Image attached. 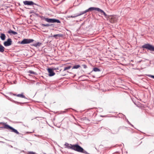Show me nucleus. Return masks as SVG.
Returning <instances> with one entry per match:
<instances>
[{
	"mask_svg": "<svg viewBox=\"0 0 154 154\" xmlns=\"http://www.w3.org/2000/svg\"><path fill=\"white\" fill-rule=\"evenodd\" d=\"M97 11L100 12V13L101 14L103 15L105 17H106L107 14L106 13L102 10L98 8H95V7H91L89 8L88 9L86 10L85 11L82 12V14H84L86 12H88L89 11Z\"/></svg>",
	"mask_w": 154,
	"mask_h": 154,
	"instance_id": "f257e3e1",
	"label": "nucleus"
},
{
	"mask_svg": "<svg viewBox=\"0 0 154 154\" xmlns=\"http://www.w3.org/2000/svg\"><path fill=\"white\" fill-rule=\"evenodd\" d=\"M72 149L79 152L83 153L85 154L87 153V152L82 148L78 144L73 145Z\"/></svg>",
	"mask_w": 154,
	"mask_h": 154,
	"instance_id": "f03ea898",
	"label": "nucleus"
},
{
	"mask_svg": "<svg viewBox=\"0 0 154 154\" xmlns=\"http://www.w3.org/2000/svg\"><path fill=\"white\" fill-rule=\"evenodd\" d=\"M1 124L3 125V127H2V128L7 129H10L12 130V132H14L17 134H19V133L17 130L11 127L9 125L7 124L6 123L2 122L1 123Z\"/></svg>",
	"mask_w": 154,
	"mask_h": 154,
	"instance_id": "7ed1b4c3",
	"label": "nucleus"
},
{
	"mask_svg": "<svg viewBox=\"0 0 154 154\" xmlns=\"http://www.w3.org/2000/svg\"><path fill=\"white\" fill-rule=\"evenodd\" d=\"M106 17L108 18L109 22L111 23H114L117 22L118 20V17L116 15H107Z\"/></svg>",
	"mask_w": 154,
	"mask_h": 154,
	"instance_id": "20e7f679",
	"label": "nucleus"
},
{
	"mask_svg": "<svg viewBox=\"0 0 154 154\" xmlns=\"http://www.w3.org/2000/svg\"><path fill=\"white\" fill-rule=\"evenodd\" d=\"M142 48H146L151 51H154V46L149 44H146L142 46Z\"/></svg>",
	"mask_w": 154,
	"mask_h": 154,
	"instance_id": "39448f33",
	"label": "nucleus"
},
{
	"mask_svg": "<svg viewBox=\"0 0 154 154\" xmlns=\"http://www.w3.org/2000/svg\"><path fill=\"white\" fill-rule=\"evenodd\" d=\"M44 20L48 23H60V21L57 19H49L48 18H45Z\"/></svg>",
	"mask_w": 154,
	"mask_h": 154,
	"instance_id": "423d86ee",
	"label": "nucleus"
},
{
	"mask_svg": "<svg viewBox=\"0 0 154 154\" xmlns=\"http://www.w3.org/2000/svg\"><path fill=\"white\" fill-rule=\"evenodd\" d=\"M34 41V40L32 39H24L20 42V44L22 45L29 44L32 42Z\"/></svg>",
	"mask_w": 154,
	"mask_h": 154,
	"instance_id": "0eeeda50",
	"label": "nucleus"
},
{
	"mask_svg": "<svg viewBox=\"0 0 154 154\" xmlns=\"http://www.w3.org/2000/svg\"><path fill=\"white\" fill-rule=\"evenodd\" d=\"M12 40L10 38H8L7 41H5L4 43V45L5 46H8L11 45L12 44Z\"/></svg>",
	"mask_w": 154,
	"mask_h": 154,
	"instance_id": "6e6552de",
	"label": "nucleus"
},
{
	"mask_svg": "<svg viewBox=\"0 0 154 154\" xmlns=\"http://www.w3.org/2000/svg\"><path fill=\"white\" fill-rule=\"evenodd\" d=\"M127 130L128 128L124 126L120 127L118 129V131L122 132H125Z\"/></svg>",
	"mask_w": 154,
	"mask_h": 154,
	"instance_id": "1a4fd4ad",
	"label": "nucleus"
},
{
	"mask_svg": "<svg viewBox=\"0 0 154 154\" xmlns=\"http://www.w3.org/2000/svg\"><path fill=\"white\" fill-rule=\"evenodd\" d=\"M23 3L25 5H33L34 4V3L33 2L27 1H23Z\"/></svg>",
	"mask_w": 154,
	"mask_h": 154,
	"instance_id": "9d476101",
	"label": "nucleus"
},
{
	"mask_svg": "<svg viewBox=\"0 0 154 154\" xmlns=\"http://www.w3.org/2000/svg\"><path fill=\"white\" fill-rule=\"evenodd\" d=\"M48 71L49 73V75L50 76L54 75L55 73L51 69L48 68Z\"/></svg>",
	"mask_w": 154,
	"mask_h": 154,
	"instance_id": "9b49d317",
	"label": "nucleus"
},
{
	"mask_svg": "<svg viewBox=\"0 0 154 154\" xmlns=\"http://www.w3.org/2000/svg\"><path fill=\"white\" fill-rule=\"evenodd\" d=\"M8 33L9 34L11 35H15L17 34V33L16 32L12 31L11 29H9L8 31Z\"/></svg>",
	"mask_w": 154,
	"mask_h": 154,
	"instance_id": "f8f14e48",
	"label": "nucleus"
},
{
	"mask_svg": "<svg viewBox=\"0 0 154 154\" xmlns=\"http://www.w3.org/2000/svg\"><path fill=\"white\" fill-rule=\"evenodd\" d=\"M72 145L71 144H69L67 143H66L65 144V146H66V147L71 149H72Z\"/></svg>",
	"mask_w": 154,
	"mask_h": 154,
	"instance_id": "ddd939ff",
	"label": "nucleus"
},
{
	"mask_svg": "<svg viewBox=\"0 0 154 154\" xmlns=\"http://www.w3.org/2000/svg\"><path fill=\"white\" fill-rule=\"evenodd\" d=\"M6 36L3 33H1L0 34V38L2 41H4L5 39Z\"/></svg>",
	"mask_w": 154,
	"mask_h": 154,
	"instance_id": "4468645a",
	"label": "nucleus"
},
{
	"mask_svg": "<svg viewBox=\"0 0 154 154\" xmlns=\"http://www.w3.org/2000/svg\"><path fill=\"white\" fill-rule=\"evenodd\" d=\"M13 95L15 96H16L18 97H19L22 98H25V97L22 94H13Z\"/></svg>",
	"mask_w": 154,
	"mask_h": 154,
	"instance_id": "2eb2a0df",
	"label": "nucleus"
},
{
	"mask_svg": "<svg viewBox=\"0 0 154 154\" xmlns=\"http://www.w3.org/2000/svg\"><path fill=\"white\" fill-rule=\"evenodd\" d=\"M5 48L0 44V52H3L5 51Z\"/></svg>",
	"mask_w": 154,
	"mask_h": 154,
	"instance_id": "dca6fc26",
	"label": "nucleus"
},
{
	"mask_svg": "<svg viewBox=\"0 0 154 154\" xmlns=\"http://www.w3.org/2000/svg\"><path fill=\"white\" fill-rule=\"evenodd\" d=\"M82 14H82V12H81L80 14H78L75 16H70L69 17L75 18L79 16H80Z\"/></svg>",
	"mask_w": 154,
	"mask_h": 154,
	"instance_id": "f3484780",
	"label": "nucleus"
},
{
	"mask_svg": "<svg viewBox=\"0 0 154 154\" xmlns=\"http://www.w3.org/2000/svg\"><path fill=\"white\" fill-rule=\"evenodd\" d=\"M41 44V43H39V42H37V43H35V44H34V46L35 47H37L38 46H40Z\"/></svg>",
	"mask_w": 154,
	"mask_h": 154,
	"instance_id": "a211bd4d",
	"label": "nucleus"
},
{
	"mask_svg": "<svg viewBox=\"0 0 154 154\" xmlns=\"http://www.w3.org/2000/svg\"><path fill=\"white\" fill-rule=\"evenodd\" d=\"M93 71L95 72H99L100 71V70L97 67L94 68L93 69Z\"/></svg>",
	"mask_w": 154,
	"mask_h": 154,
	"instance_id": "6ab92c4d",
	"label": "nucleus"
},
{
	"mask_svg": "<svg viewBox=\"0 0 154 154\" xmlns=\"http://www.w3.org/2000/svg\"><path fill=\"white\" fill-rule=\"evenodd\" d=\"M80 66L79 65H75L73 66L72 69H78L80 67Z\"/></svg>",
	"mask_w": 154,
	"mask_h": 154,
	"instance_id": "aec40b11",
	"label": "nucleus"
},
{
	"mask_svg": "<svg viewBox=\"0 0 154 154\" xmlns=\"http://www.w3.org/2000/svg\"><path fill=\"white\" fill-rule=\"evenodd\" d=\"M71 67V66H69L68 67H65L64 68L63 71H65L66 70L70 69Z\"/></svg>",
	"mask_w": 154,
	"mask_h": 154,
	"instance_id": "412c9836",
	"label": "nucleus"
},
{
	"mask_svg": "<svg viewBox=\"0 0 154 154\" xmlns=\"http://www.w3.org/2000/svg\"><path fill=\"white\" fill-rule=\"evenodd\" d=\"M41 25L43 26L48 27L50 26V25L49 24H42Z\"/></svg>",
	"mask_w": 154,
	"mask_h": 154,
	"instance_id": "4be33fe9",
	"label": "nucleus"
},
{
	"mask_svg": "<svg viewBox=\"0 0 154 154\" xmlns=\"http://www.w3.org/2000/svg\"><path fill=\"white\" fill-rule=\"evenodd\" d=\"M56 36H57V37H61L62 36V35L61 34H57L54 35L53 36V37H55Z\"/></svg>",
	"mask_w": 154,
	"mask_h": 154,
	"instance_id": "5701e85b",
	"label": "nucleus"
},
{
	"mask_svg": "<svg viewBox=\"0 0 154 154\" xmlns=\"http://www.w3.org/2000/svg\"><path fill=\"white\" fill-rule=\"evenodd\" d=\"M28 72L30 74H35V72L32 70H29Z\"/></svg>",
	"mask_w": 154,
	"mask_h": 154,
	"instance_id": "b1692460",
	"label": "nucleus"
},
{
	"mask_svg": "<svg viewBox=\"0 0 154 154\" xmlns=\"http://www.w3.org/2000/svg\"><path fill=\"white\" fill-rule=\"evenodd\" d=\"M29 154H35V153L33 152H30L29 153Z\"/></svg>",
	"mask_w": 154,
	"mask_h": 154,
	"instance_id": "393cba45",
	"label": "nucleus"
},
{
	"mask_svg": "<svg viewBox=\"0 0 154 154\" xmlns=\"http://www.w3.org/2000/svg\"><path fill=\"white\" fill-rule=\"evenodd\" d=\"M149 76L154 79V75H150V76Z\"/></svg>",
	"mask_w": 154,
	"mask_h": 154,
	"instance_id": "a878e982",
	"label": "nucleus"
},
{
	"mask_svg": "<svg viewBox=\"0 0 154 154\" xmlns=\"http://www.w3.org/2000/svg\"><path fill=\"white\" fill-rule=\"evenodd\" d=\"M54 37L56 39L58 38V37L57 36H56L55 37Z\"/></svg>",
	"mask_w": 154,
	"mask_h": 154,
	"instance_id": "bb28decb",
	"label": "nucleus"
}]
</instances>
